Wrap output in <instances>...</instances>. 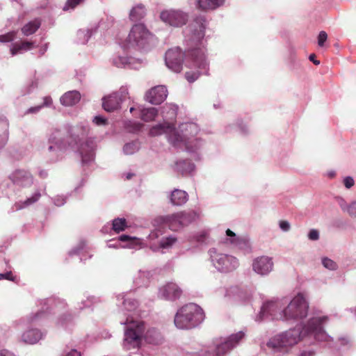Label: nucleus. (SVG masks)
<instances>
[{
  "mask_svg": "<svg viewBox=\"0 0 356 356\" xmlns=\"http://www.w3.org/2000/svg\"><path fill=\"white\" fill-rule=\"evenodd\" d=\"M209 25L204 15H198L184 30L185 51L179 47L168 49L165 56V65L170 70L179 73L183 64L195 72H187L185 77L189 83L196 81L200 74H208L209 63L206 57L205 32Z\"/></svg>",
  "mask_w": 356,
  "mask_h": 356,
  "instance_id": "obj_1",
  "label": "nucleus"
},
{
  "mask_svg": "<svg viewBox=\"0 0 356 356\" xmlns=\"http://www.w3.org/2000/svg\"><path fill=\"white\" fill-rule=\"evenodd\" d=\"M89 131L88 122L66 124L63 129H51L47 134V143L42 148L46 162L51 164L61 161L68 150L78 153L83 165L93 162L97 145L93 138H88Z\"/></svg>",
  "mask_w": 356,
  "mask_h": 356,
  "instance_id": "obj_2",
  "label": "nucleus"
},
{
  "mask_svg": "<svg viewBox=\"0 0 356 356\" xmlns=\"http://www.w3.org/2000/svg\"><path fill=\"white\" fill-rule=\"evenodd\" d=\"M327 322V316H313L294 327L274 335L266 346L274 353L286 354L301 340H307L310 343L316 341L332 342L333 338L325 330Z\"/></svg>",
  "mask_w": 356,
  "mask_h": 356,
  "instance_id": "obj_3",
  "label": "nucleus"
},
{
  "mask_svg": "<svg viewBox=\"0 0 356 356\" xmlns=\"http://www.w3.org/2000/svg\"><path fill=\"white\" fill-rule=\"evenodd\" d=\"M309 304L302 293H298L291 299L276 298L263 302L255 321L265 319L285 322H296L305 319L309 312Z\"/></svg>",
  "mask_w": 356,
  "mask_h": 356,
  "instance_id": "obj_4",
  "label": "nucleus"
},
{
  "mask_svg": "<svg viewBox=\"0 0 356 356\" xmlns=\"http://www.w3.org/2000/svg\"><path fill=\"white\" fill-rule=\"evenodd\" d=\"M200 128L196 123L184 122L177 129L172 123L164 121L153 126L149 130V135L157 136L166 135L168 142L175 148L184 149L191 154L195 160L200 161L201 155L199 151L204 145V141L197 137Z\"/></svg>",
  "mask_w": 356,
  "mask_h": 356,
  "instance_id": "obj_5",
  "label": "nucleus"
},
{
  "mask_svg": "<svg viewBox=\"0 0 356 356\" xmlns=\"http://www.w3.org/2000/svg\"><path fill=\"white\" fill-rule=\"evenodd\" d=\"M36 305V310L16 319L12 323L16 330L26 328L22 334L21 339L23 342L28 344H35L45 336V333L40 329L30 326L40 323L51 311L56 313L65 309L67 307L65 300L54 296L38 300Z\"/></svg>",
  "mask_w": 356,
  "mask_h": 356,
  "instance_id": "obj_6",
  "label": "nucleus"
},
{
  "mask_svg": "<svg viewBox=\"0 0 356 356\" xmlns=\"http://www.w3.org/2000/svg\"><path fill=\"white\" fill-rule=\"evenodd\" d=\"M120 323L125 325L122 346L126 350H138L143 338L153 344H157L161 340L160 332L155 328L145 332V325L142 321H134L127 316L126 321Z\"/></svg>",
  "mask_w": 356,
  "mask_h": 356,
  "instance_id": "obj_7",
  "label": "nucleus"
},
{
  "mask_svg": "<svg viewBox=\"0 0 356 356\" xmlns=\"http://www.w3.org/2000/svg\"><path fill=\"white\" fill-rule=\"evenodd\" d=\"M245 334L239 331L226 337L216 339L210 346L195 345L185 349L187 356H225L241 344Z\"/></svg>",
  "mask_w": 356,
  "mask_h": 356,
  "instance_id": "obj_8",
  "label": "nucleus"
},
{
  "mask_svg": "<svg viewBox=\"0 0 356 356\" xmlns=\"http://www.w3.org/2000/svg\"><path fill=\"white\" fill-rule=\"evenodd\" d=\"M203 309L197 304L189 303L180 307L174 318L175 325L180 330H189L199 325L204 319Z\"/></svg>",
  "mask_w": 356,
  "mask_h": 356,
  "instance_id": "obj_9",
  "label": "nucleus"
},
{
  "mask_svg": "<svg viewBox=\"0 0 356 356\" xmlns=\"http://www.w3.org/2000/svg\"><path fill=\"white\" fill-rule=\"evenodd\" d=\"M125 42L124 47L147 50L154 44V36L145 24L138 23L132 26Z\"/></svg>",
  "mask_w": 356,
  "mask_h": 356,
  "instance_id": "obj_10",
  "label": "nucleus"
},
{
  "mask_svg": "<svg viewBox=\"0 0 356 356\" xmlns=\"http://www.w3.org/2000/svg\"><path fill=\"white\" fill-rule=\"evenodd\" d=\"M208 255L211 266L220 273H227L232 272L239 266V262L236 257L231 254L218 252L216 248H210L208 250Z\"/></svg>",
  "mask_w": 356,
  "mask_h": 356,
  "instance_id": "obj_11",
  "label": "nucleus"
},
{
  "mask_svg": "<svg viewBox=\"0 0 356 356\" xmlns=\"http://www.w3.org/2000/svg\"><path fill=\"white\" fill-rule=\"evenodd\" d=\"M200 218V213L196 211H180L162 216V222L174 232L188 226Z\"/></svg>",
  "mask_w": 356,
  "mask_h": 356,
  "instance_id": "obj_12",
  "label": "nucleus"
},
{
  "mask_svg": "<svg viewBox=\"0 0 356 356\" xmlns=\"http://www.w3.org/2000/svg\"><path fill=\"white\" fill-rule=\"evenodd\" d=\"M159 19L165 25L180 28L187 24L189 14L181 9L167 8L160 12Z\"/></svg>",
  "mask_w": 356,
  "mask_h": 356,
  "instance_id": "obj_13",
  "label": "nucleus"
},
{
  "mask_svg": "<svg viewBox=\"0 0 356 356\" xmlns=\"http://www.w3.org/2000/svg\"><path fill=\"white\" fill-rule=\"evenodd\" d=\"M129 98V90L122 86L118 91L113 92L102 98V107L107 112H113L120 108L121 104Z\"/></svg>",
  "mask_w": 356,
  "mask_h": 356,
  "instance_id": "obj_14",
  "label": "nucleus"
},
{
  "mask_svg": "<svg viewBox=\"0 0 356 356\" xmlns=\"http://www.w3.org/2000/svg\"><path fill=\"white\" fill-rule=\"evenodd\" d=\"M8 178L15 186L21 188H29L34 181L33 175L26 169L15 170L9 175Z\"/></svg>",
  "mask_w": 356,
  "mask_h": 356,
  "instance_id": "obj_15",
  "label": "nucleus"
},
{
  "mask_svg": "<svg viewBox=\"0 0 356 356\" xmlns=\"http://www.w3.org/2000/svg\"><path fill=\"white\" fill-rule=\"evenodd\" d=\"M181 294V289L176 283L170 282L159 288L157 296L161 300L175 301Z\"/></svg>",
  "mask_w": 356,
  "mask_h": 356,
  "instance_id": "obj_16",
  "label": "nucleus"
},
{
  "mask_svg": "<svg viewBox=\"0 0 356 356\" xmlns=\"http://www.w3.org/2000/svg\"><path fill=\"white\" fill-rule=\"evenodd\" d=\"M274 262L272 257L261 256L252 261V270L261 276L269 275L273 270Z\"/></svg>",
  "mask_w": 356,
  "mask_h": 356,
  "instance_id": "obj_17",
  "label": "nucleus"
},
{
  "mask_svg": "<svg viewBox=\"0 0 356 356\" xmlns=\"http://www.w3.org/2000/svg\"><path fill=\"white\" fill-rule=\"evenodd\" d=\"M111 64L118 68L138 69L142 65V60L134 57L116 54L110 59Z\"/></svg>",
  "mask_w": 356,
  "mask_h": 356,
  "instance_id": "obj_18",
  "label": "nucleus"
},
{
  "mask_svg": "<svg viewBox=\"0 0 356 356\" xmlns=\"http://www.w3.org/2000/svg\"><path fill=\"white\" fill-rule=\"evenodd\" d=\"M222 242L227 244H230L234 247L244 251H249L250 250V244L249 240L245 237H240L237 236L229 229L226 230L225 237L222 239Z\"/></svg>",
  "mask_w": 356,
  "mask_h": 356,
  "instance_id": "obj_19",
  "label": "nucleus"
},
{
  "mask_svg": "<svg viewBox=\"0 0 356 356\" xmlns=\"http://www.w3.org/2000/svg\"><path fill=\"white\" fill-rule=\"evenodd\" d=\"M168 96V90L165 86L152 88L145 94V100L152 104H161Z\"/></svg>",
  "mask_w": 356,
  "mask_h": 356,
  "instance_id": "obj_20",
  "label": "nucleus"
},
{
  "mask_svg": "<svg viewBox=\"0 0 356 356\" xmlns=\"http://www.w3.org/2000/svg\"><path fill=\"white\" fill-rule=\"evenodd\" d=\"M155 270H138L133 277V284L136 288L147 287L154 279Z\"/></svg>",
  "mask_w": 356,
  "mask_h": 356,
  "instance_id": "obj_21",
  "label": "nucleus"
},
{
  "mask_svg": "<svg viewBox=\"0 0 356 356\" xmlns=\"http://www.w3.org/2000/svg\"><path fill=\"white\" fill-rule=\"evenodd\" d=\"M116 298L118 301L117 305L120 306V304L122 305V312H124V311L134 312L138 307V300L130 298L128 292H123L117 295Z\"/></svg>",
  "mask_w": 356,
  "mask_h": 356,
  "instance_id": "obj_22",
  "label": "nucleus"
},
{
  "mask_svg": "<svg viewBox=\"0 0 356 356\" xmlns=\"http://www.w3.org/2000/svg\"><path fill=\"white\" fill-rule=\"evenodd\" d=\"M120 242H127V244L126 245L122 246V248H137L140 246V240L136 237H131L127 234H122L119 236L118 241L115 240H111L108 241L107 246L109 248H118L120 247L119 243Z\"/></svg>",
  "mask_w": 356,
  "mask_h": 356,
  "instance_id": "obj_23",
  "label": "nucleus"
},
{
  "mask_svg": "<svg viewBox=\"0 0 356 356\" xmlns=\"http://www.w3.org/2000/svg\"><path fill=\"white\" fill-rule=\"evenodd\" d=\"M41 197L40 190H36L31 196L27 197L25 200H19L16 201L12 207L13 211H17L29 208L36 203Z\"/></svg>",
  "mask_w": 356,
  "mask_h": 356,
  "instance_id": "obj_24",
  "label": "nucleus"
},
{
  "mask_svg": "<svg viewBox=\"0 0 356 356\" xmlns=\"http://www.w3.org/2000/svg\"><path fill=\"white\" fill-rule=\"evenodd\" d=\"M210 229H203L196 232L191 233L188 236L190 243H195L199 245H207L209 243Z\"/></svg>",
  "mask_w": 356,
  "mask_h": 356,
  "instance_id": "obj_25",
  "label": "nucleus"
},
{
  "mask_svg": "<svg viewBox=\"0 0 356 356\" xmlns=\"http://www.w3.org/2000/svg\"><path fill=\"white\" fill-rule=\"evenodd\" d=\"M225 2V0H197L196 7L202 11H212L222 6Z\"/></svg>",
  "mask_w": 356,
  "mask_h": 356,
  "instance_id": "obj_26",
  "label": "nucleus"
},
{
  "mask_svg": "<svg viewBox=\"0 0 356 356\" xmlns=\"http://www.w3.org/2000/svg\"><path fill=\"white\" fill-rule=\"evenodd\" d=\"M81 95L78 90H70L60 98V104L64 106H72L79 102Z\"/></svg>",
  "mask_w": 356,
  "mask_h": 356,
  "instance_id": "obj_27",
  "label": "nucleus"
},
{
  "mask_svg": "<svg viewBox=\"0 0 356 356\" xmlns=\"http://www.w3.org/2000/svg\"><path fill=\"white\" fill-rule=\"evenodd\" d=\"M147 15V8L141 3H136L132 6L129 11V18L132 22L142 20Z\"/></svg>",
  "mask_w": 356,
  "mask_h": 356,
  "instance_id": "obj_28",
  "label": "nucleus"
},
{
  "mask_svg": "<svg viewBox=\"0 0 356 356\" xmlns=\"http://www.w3.org/2000/svg\"><path fill=\"white\" fill-rule=\"evenodd\" d=\"M97 26L90 28L81 29L76 32V42L78 44H85L90 40V37L97 31Z\"/></svg>",
  "mask_w": 356,
  "mask_h": 356,
  "instance_id": "obj_29",
  "label": "nucleus"
},
{
  "mask_svg": "<svg viewBox=\"0 0 356 356\" xmlns=\"http://www.w3.org/2000/svg\"><path fill=\"white\" fill-rule=\"evenodd\" d=\"M9 123L6 117L0 113V149H2L8 140Z\"/></svg>",
  "mask_w": 356,
  "mask_h": 356,
  "instance_id": "obj_30",
  "label": "nucleus"
},
{
  "mask_svg": "<svg viewBox=\"0 0 356 356\" xmlns=\"http://www.w3.org/2000/svg\"><path fill=\"white\" fill-rule=\"evenodd\" d=\"M55 325L58 328L70 330L74 326L73 317L69 313H64L56 318Z\"/></svg>",
  "mask_w": 356,
  "mask_h": 356,
  "instance_id": "obj_31",
  "label": "nucleus"
},
{
  "mask_svg": "<svg viewBox=\"0 0 356 356\" xmlns=\"http://www.w3.org/2000/svg\"><path fill=\"white\" fill-rule=\"evenodd\" d=\"M35 47V42L32 41H24L21 42H15L10 46V54L15 56L18 54H22L27 51Z\"/></svg>",
  "mask_w": 356,
  "mask_h": 356,
  "instance_id": "obj_32",
  "label": "nucleus"
},
{
  "mask_svg": "<svg viewBox=\"0 0 356 356\" xmlns=\"http://www.w3.org/2000/svg\"><path fill=\"white\" fill-rule=\"evenodd\" d=\"M188 196L187 193L179 189H175L172 191L170 196V202L175 206H181L184 204L188 201Z\"/></svg>",
  "mask_w": 356,
  "mask_h": 356,
  "instance_id": "obj_33",
  "label": "nucleus"
},
{
  "mask_svg": "<svg viewBox=\"0 0 356 356\" xmlns=\"http://www.w3.org/2000/svg\"><path fill=\"white\" fill-rule=\"evenodd\" d=\"M176 170L182 175H191L195 170V165L189 160H180L176 162Z\"/></svg>",
  "mask_w": 356,
  "mask_h": 356,
  "instance_id": "obj_34",
  "label": "nucleus"
},
{
  "mask_svg": "<svg viewBox=\"0 0 356 356\" xmlns=\"http://www.w3.org/2000/svg\"><path fill=\"white\" fill-rule=\"evenodd\" d=\"M337 203L343 212L347 213L351 218L356 219V200L347 203L343 197H337Z\"/></svg>",
  "mask_w": 356,
  "mask_h": 356,
  "instance_id": "obj_35",
  "label": "nucleus"
},
{
  "mask_svg": "<svg viewBox=\"0 0 356 356\" xmlns=\"http://www.w3.org/2000/svg\"><path fill=\"white\" fill-rule=\"evenodd\" d=\"M140 118L145 122L153 121L158 115V110L154 107L145 108L143 106H138Z\"/></svg>",
  "mask_w": 356,
  "mask_h": 356,
  "instance_id": "obj_36",
  "label": "nucleus"
},
{
  "mask_svg": "<svg viewBox=\"0 0 356 356\" xmlns=\"http://www.w3.org/2000/svg\"><path fill=\"white\" fill-rule=\"evenodd\" d=\"M177 242V237L174 234H171L168 236L163 237L161 239L158 247L151 245L150 248L154 252L159 251L160 249H169L171 248Z\"/></svg>",
  "mask_w": 356,
  "mask_h": 356,
  "instance_id": "obj_37",
  "label": "nucleus"
},
{
  "mask_svg": "<svg viewBox=\"0 0 356 356\" xmlns=\"http://www.w3.org/2000/svg\"><path fill=\"white\" fill-rule=\"evenodd\" d=\"M41 22L39 19H35L24 24L22 29V33L25 36H29L35 33L40 27Z\"/></svg>",
  "mask_w": 356,
  "mask_h": 356,
  "instance_id": "obj_38",
  "label": "nucleus"
},
{
  "mask_svg": "<svg viewBox=\"0 0 356 356\" xmlns=\"http://www.w3.org/2000/svg\"><path fill=\"white\" fill-rule=\"evenodd\" d=\"M86 243L84 241H81L75 247L69 251L68 254L70 257L74 255L79 256L80 261L86 260L85 254L88 253L86 250Z\"/></svg>",
  "mask_w": 356,
  "mask_h": 356,
  "instance_id": "obj_39",
  "label": "nucleus"
},
{
  "mask_svg": "<svg viewBox=\"0 0 356 356\" xmlns=\"http://www.w3.org/2000/svg\"><path fill=\"white\" fill-rule=\"evenodd\" d=\"M178 111V106L174 104H165L162 107V115L163 118L166 120L175 119Z\"/></svg>",
  "mask_w": 356,
  "mask_h": 356,
  "instance_id": "obj_40",
  "label": "nucleus"
},
{
  "mask_svg": "<svg viewBox=\"0 0 356 356\" xmlns=\"http://www.w3.org/2000/svg\"><path fill=\"white\" fill-rule=\"evenodd\" d=\"M101 302V298L97 296L86 295V299L82 300L79 303V309H83L85 308H90Z\"/></svg>",
  "mask_w": 356,
  "mask_h": 356,
  "instance_id": "obj_41",
  "label": "nucleus"
},
{
  "mask_svg": "<svg viewBox=\"0 0 356 356\" xmlns=\"http://www.w3.org/2000/svg\"><path fill=\"white\" fill-rule=\"evenodd\" d=\"M143 127V124L134 120H127L124 122V129L131 134L140 132Z\"/></svg>",
  "mask_w": 356,
  "mask_h": 356,
  "instance_id": "obj_42",
  "label": "nucleus"
},
{
  "mask_svg": "<svg viewBox=\"0 0 356 356\" xmlns=\"http://www.w3.org/2000/svg\"><path fill=\"white\" fill-rule=\"evenodd\" d=\"M240 288L238 286H231L228 288L220 289V291L224 293L223 296L225 298L236 300L238 294L240 293Z\"/></svg>",
  "mask_w": 356,
  "mask_h": 356,
  "instance_id": "obj_43",
  "label": "nucleus"
},
{
  "mask_svg": "<svg viewBox=\"0 0 356 356\" xmlns=\"http://www.w3.org/2000/svg\"><path fill=\"white\" fill-rule=\"evenodd\" d=\"M140 149L139 143L136 141H131L126 143L123 147V152L126 155H131L138 152Z\"/></svg>",
  "mask_w": 356,
  "mask_h": 356,
  "instance_id": "obj_44",
  "label": "nucleus"
},
{
  "mask_svg": "<svg viewBox=\"0 0 356 356\" xmlns=\"http://www.w3.org/2000/svg\"><path fill=\"white\" fill-rule=\"evenodd\" d=\"M127 227V220L125 218H117L112 222V229L116 233H119L125 230Z\"/></svg>",
  "mask_w": 356,
  "mask_h": 356,
  "instance_id": "obj_45",
  "label": "nucleus"
},
{
  "mask_svg": "<svg viewBox=\"0 0 356 356\" xmlns=\"http://www.w3.org/2000/svg\"><path fill=\"white\" fill-rule=\"evenodd\" d=\"M38 81L35 79L30 80L22 88V92L23 95L31 93L35 89L38 88Z\"/></svg>",
  "mask_w": 356,
  "mask_h": 356,
  "instance_id": "obj_46",
  "label": "nucleus"
},
{
  "mask_svg": "<svg viewBox=\"0 0 356 356\" xmlns=\"http://www.w3.org/2000/svg\"><path fill=\"white\" fill-rule=\"evenodd\" d=\"M86 0H67L63 7V11H72L78 6L81 5Z\"/></svg>",
  "mask_w": 356,
  "mask_h": 356,
  "instance_id": "obj_47",
  "label": "nucleus"
},
{
  "mask_svg": "<svg viewBox=\"0 0 356 356\" xmlns=\"http://www.w3.org/2000/svg\"><path fill=\"white\" fill-rule=\"evenodd\" d=\"M322 264L325 268L330 270H335L338 268L337 263L328 257L322 258Z\"/></svg>",
  "mask_w": 356,
  "mask_h": 356,
  "instance_id": "obj_48",
  "label": "nucleus"
},
{
  "mask_svg": "<svg viewBox=\"0 0 356 356\" xmlns=\"http://www.w3.org/2000/svg\"><path fill=\"white\" fill-rule=\"evenodd\" d=\"M251 298V294L246 288H240V293H238L236 300L246 302Z\"/></svg>",
  "mask_w": 356,
  "mask_h": 356,
  "instance_id": "obj_49",
  "label": "nucleus"
},
{
  "mask_svg": "<svg viewBox=\"0 0 356 356\" xmlns=\"http://www.w3.org/2000/svg\"><path fill=\"white\" fill-rule=\"evenodd\" d=\"M16 35H17V31H15L8 32L3 35H0V42L6 43V42L13 41L16 38Z\"/></svg>",
  "mask_w": 356,
  "mask_h": 356,
  "instance_id": "obj_50",
  "label": "nucleus"
},
{
  "mask_svg": "<svg viewBox=\"0 0 356 356\" xmlns=\"http://www.w3.org/2000/svg\"><path fill=\"white\" fill-rule=\"evenodd\" d=\"M300 65V60L293 54H291L289 57V67L291 70H294L298 68Z\"/></svg>",
  "mask_w": 356,
  "mask_h": 356,
  "instance_id": "obj_51",
  "label": "nucleus"
},
{
  "mask_svg": "<svg viewBox=\"0 0 356 356\" xmlns=\"http://www.w3.org/2000/svg\"><path fill=\"white\" fill-rule=\"evenodd\" d=\"M67 197V195H58L52 198V201L56 207H62L66 203Z\"/></svg>",
  "mask_w": 356,
  "mask_h": 356,
  "instance_id": "obj_52",
  "label": "nucleus"
},
{
  "mask_svg": "<svg viewBox=\"0 0 356 356\" xmlns=\"http://www.w3.org/2000/svg\"><path fill=\"white\" fill-rule=\"evenodd\" d=\"M237 131L240 134L245 135L249 133V127L242 120H237Z\"/></svg>",
  "mask_w": 356,
  "mask_h": 356,
  "instance_id": "obj_53",
  "label": "nucleus"
},
{
  "mask_svg": "<svg viewBox=\"0 0 356 356\" xmlns=\"http://www.w3.org/2000/svg\"><path fill=\"white\" fill-rule=\"evenodd\" d=\"M327 39V34L325 31H321L318 36V44L319 47H323L325 41Z\"/></svg>",
  "mask_w": 356,
  "mask_h": 356,
  "instance_id": "obj_54",
  "label": "nucleus"
},
{
  "mask_svg": "<svg viewBox=\"0 0 356 356\" xmlns=\"http://www.w3.org/2000/svg\"><path fill=\"white\" fill-rule=\"evenodd\" d=\"M343 184L348 189L352 188L355 184L354 179L350 176L345 177L343 179Z\"/></svg>",
  "mask_w": 356,
  "mask_h": 356,
  "instance_id": "obj_55",
  "label": "nucleus"
},
{
  "mask_svg": "<svg viewBox=\"0 0 356 356\" xmlns=\"http://www.w3.org/2000/svg\"><path fill=\"white\" fill-rule=\"evenodd\" d=\"M62 356H81V353L76 349L67 348L64 350Z\"/></svg>",
  "mask_w": 356,
  "mask_h": 356,
  "instance_id": "obj_56",
  "label": "nucleus"
},
{
  "mask_svg": "<svg viewBox=\"0 0 356 356\" xmlns=\"http://www.w3.org/2000/svg\"><path fill=\"white\" fill-rule=\"evenodd\" d=\"M237 131V122L233 124H228L224 128L225 133L231 134Z\"/></svg>",
  "mask_w": 356,
  "mask_h": 356,
  "instance_id": "obj_57",
  "label": "nucleus"
},
{
  "mask_svg": "<svg viewBox=\"0 0 356 356\" xmlns=\"http://www.w3.org/2000/svg\"><path fill=\"white\" fill-rule=\"evenodd\" d=\"M308 238L311 241H317L319 238V232L317 229H312L308 233Z\"/></svg>",
  "mask_w": 356,
  "mask_h": 356,
  "instance_id": "obj_58",
  "label": "nucleus"
},
{
  "mask_svg": "<svg viewBox=\"0 0 356 356\" xmlns=\"http://www.w3.org/2000/svg\"><path fill=\"white\" fill-rule=\"evenodd\" d=\"M279 227L282 231L287 232L291 229L290 223L286 220H280L279 222Z\"/></svg>",
  "mask_w": 356,
  "mask_h": 356,
  "instance_id": "obj_59",
  "label": "nucleus"
},
{
  "mask_svg": "<svg viewBox=\"0 0 356 356\" xmlns=\"http://www.w3.org/2000/svg\"><path fill=\"white\" fill-rule=\"evenodd\" d=\"M93 122L99 126L105 125L107 123V120L102 116L97 115L93 118Z\"/></svg>",
  "mask_w": 356,
  "mask_h": 356,
  "instance_id": "obj_60",
  "label": "nucleus"
},
{
  "mask_svg": "<svg viewBox=\"0 0 356 356\" xmlns=\"http://www.w3.org/2000/svg\"><path fill=\"white\" fill-rule=\"evenodd\" d=\"M336 347L339 348L341 346H345L349 343V339L346 337H339L337 340Z\"/></svg>",
  "mask_w": 356,
  "mask_h": 356,
  "instance_id": "obj_61",
  "label": "nucleus"
},
{
  "mask_svg": "<svg viewBox=\"0 0 356 356\" xmlns=\"http://www.w3.org/2000/svg\"><path fill=\"white\" fill-rule=\"evenodd\" d=\"M42 106L41 105L31 107L26 111V113H36L39 112L42 109Z\"/></svg>",
  "mask_w": 356,
  "mask_h": 356,
  "instance_id": "obj_62",
  "label": "nucleus"
},
{
  "mask_svg": "<svg viewBox=\"0 0 356 356\" xmlns=\"http://www.w3.org/2000/svg\"><path fill=\"white\" fill-rule=\"evenodd\" d=\"M13 280V277L11 272H7L5 273H0V280Z\"/></svg>",
  "mask_w": 356,
  "mask_h": 356,
  "instance_id": "obj_63",
  "label": "nucleus"
},
{
  "mask_svg": "<svg viewBox=\"0 0 356 356\" xmlns=\"http://www.w3.org/2000/svg\"><path fill=\"white\" fill-rule=\"evenodd\" d=\"M0 356H16L13 352L7 350L2 349L0 350Z\"/></svg>",
  "mask_w": 356,
  "mask_h": 356,
  "instance_id": "obj_64",
  "label": "nucleus"
}]
</instances>
